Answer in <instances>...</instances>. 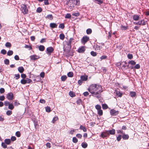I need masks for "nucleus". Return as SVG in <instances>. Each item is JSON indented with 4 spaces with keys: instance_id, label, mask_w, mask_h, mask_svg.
Listing matches in <instances>:
<instances>
[{
    "instance_id": "23",
    "label": "nucleus",
    "mask_w": 149,
    "mask_h": 149,
    "mask_svg": "<svg viewBox=\"0 0 149 149\" xmlns=\"http://www.w3.org/2000/svg\"><path fill=\"white\" fill-rule=\"evenodd\" d=\"M45 49V47L43 45H40L39 47V49L40 51H43Z\"/></svg>"
},
{
    "instance_id": "55",
    "label": "nucleus",
    "mask_w": 149,
    "mask_h": 149,
    "mask_svg": "<svg viewBox=\"0 0 149 149\" xmlns=\"http://www.w3.org/2000/svg\"><path fill=\"white\" fill-rule=\"evenodd\" d=\"M15 135L17 137H19L21 136V134L19 131H17L15 133Z\"/></svg>"
},
{
    "instance_id": "27",
    "label": "nucleus",
    "mask_w": 149,
    "mask_h": 149,
    "mask_svg": "<svg viewBox=\"0 0 149 149\" xmlns=\"http://www.w3.org/2000/svg\"><path fill=\"white\" fill-rule=\"evenodd\" d=\"M128 28L127 26H123L122 25L120 26V29L122 30H127Z\"/></svg>"
},
{
    "instance_id": "47",
    "label": "nucleus",
    "mask_w": 149,
    "mask_h": 149,
    "mask_svg": "<svg viewBox=\"0 0 149 149\" xmlns=\"http://www.w3.org/2000/svg\"><path fill=\"white\" fill-rule=\"evenodd\" d=\"M42 11V8L40 7L38 8L36 10V12L38 13H41Z\"/></svg>"
},
{
    "instance_id": "6",
    "label": "nucleus",
    "mask_w": 149,
    "mask_h": 149,
    "mask_svg": "<svg viewBox=\"0 0 149 149\" xmlns=\"http://www.w3.org/2000/svg\"><path fill=\"white\" fill-rule=\"evenodd\" d=\"M133 23L135 24L144 26L146 24V21H145L144 20H142L137 22H133Z\"/></svg>"
},
{
    "instance_id": "18",
    "label": "nucleus",
    "mask_w": 149,
    "mask_h": 149,
    "mask_svg": "<svg viewBox=\"0 0 149 149\" xmlns=\"http://www.w3.org/2000/svg\"><path fill=\"white\" fill-rule=\"evenodd\" d=\"M14 106L13 103H10L8 107V109L10 110H12L14 109Z\"/></svg>"
},
{
    "instance_id": "21",
    "label": "nucleus",
    "mask_w": 149,
    "mask_h": 149,
    "mask_svg": "<svg viewBox=\"0 0 149 149\" xmlns=\"http://www.w3.org/2000/svg\"><path fill=\"white\" fill-rule=\"evenodd\" d=\"M140 68V66L139 64H137L135 65L134 67H131V69H139Z\"/></svg>"
},
{
    "instance_id": "51",
    "label": "nucleus",
    "mask_w": 149,
    "mask_h": 149,
    "mask_svg": "<svg viewBox=\"0 0 149 149\" xmlns=\"http://www.w3.org/2000/svg\"><path fill=\"white\" fill-rule=\"evenodd\" d=\"M12 111L10 110H8L6 112V114L8 116H10L12 114Z\"/></svg>"
},
{
    "instance_id": "16",
    "label": "nucleus",
    "mask_w": 149,
    "mask_h": 149,
    "mask_svg": "<svg viewBox=\"0 0 149 149\" xmlns=\"http://www.w3.org/2000/svg\"><path fill=\"white\" fill-rule=\"evenodd\" d=\"M18 71L20 73H22L24 71V69L22 66L19 67L18 68Z\"/></svg>"
},
{
    "instance_id": "24",
    "label": "nucleus",
    "mask_w": 149,
    "mask_h": 149,
    "mask_svg": "<svg viewBox=\"0 0 149 149\" xmlns=\"http://www.w3.org/2000/svg\"><path fill=\"white\" fill-rule=\"evenodd\" d=\"M81 146L82 147L85 148L87 147L88 144L86 142H84L81 143Z\"/></svg>"
},
{
    "instance_id": "22",
    "label": "nucleus",
    "mask_w": 149,
    "mask_h": 149,
    "mask_svg": "<svg viewBox=\"0 0 149 149\" xmlns=\"http://www.w3.org/2000/svg\"><path fill=\"white\" fill-rule=\"evenodd\" d=\"M80 130H83V131L84 132H86L87 131V129L86 128L83 126L81 125L79 128Z\"/></svg>"
},
{
    "instance_id": "59",
    "label": "nucleus",
    "mask_w": 149,
    "mask_h": 149,
    "mask_svg": "<svg viewBox=\"0 0 149 149\" xmlns=\"http://www.w3.org/2000/svg\"><path fill=\"white\" fill-rule=\"evenodd\" d=\"M45 75V73L44 72H42L40 73V76L41 77L43 78L44 77Z\"/></svg>"
},
{
    "instance_id": "11",
    "label": "nucleus",
    "mask_w": 149,
    "mask_h": 149,
    "mask_svg": "<svg viewBox=\"0 0 149 149\" xmlns=\"http://www.w3.org/2000/svg\"><path fill=\"white\" fill-rule=\"evenodd\" d=\"M30 58L31 60H35L39 58L38 56L36 55H33L30 56Z\"/></svg>"
},
{
    "instance_id": "28",
    "label": "nucleus",
    "mask_w": 149,
    "mask_h": 149,
    "mask_svg": "<svg viewBox=\"0 0 149 149\" xmlns=\"http://www.w3.org/2000/svg\"><path fill=\"white\" fill-rule=\"evenodd\" d=\"M69 94L70 96L71 97H73L75 96V95L74 93L72 91H70L69 93Z\"/></svg>"
},
{
    "instance_id": "30",
    "label": "nucleus",
    "mask_w": 149,
    "mask_h": 149,
    "mask_svg": "<svg viewBox=\"0 0 149 149\" xmlns=\"http://www.w3.org/2000/svg\"><path fill=\"white\" fill-rule=\"evenodd\" d=\"M5 46L8 48L10 47L11 46V44L10 43L7 42L5 44Z\"/></svg>"
},
{
    "instance_id": "48",
    "label": "nucleus",
    "mask_w": 149,
    "mask_h": 149,
    "mask_svg": "<svg viewBox=\"0 0 149 149\" xmlns=\"http://www.w3.org/2000/svg\"><path fill=\"white\" fill-rule=\"evenodd\" d=\"M1 146L4 148H7V146L5 142H2L1 143Z\"/></svg>"
},
{
    "instance_id": "25",
    "label": "nucleus",
    "mask_w": 149,
    "mask_h": 149,
    "mask_svg": "<svg viewBox=\"0 0 149 149\" xmlns=\"http://www.w3.org/2000/svg\"><path fill=\"white\" fill-rule=\"evenodd\" d=\"M102 47L101 46L96 45L95 47V49L96 50L99 51L102 49Z\"/></svg>"
},
{
    "instance_id": "2",
    "label": "nucleus",
    "mask_w": 149,
    "mask_h": 149,
    "mask_svg": "<svg viewBox=\"0 0 149 149\" xmlns=\"http://www.w3.org/2000/svg\"><path fill=\"white\" fill-rule=\"evenodd\" d=\"M21 10L22 13L24 14H27L28 13V10L26 6V4H22L21 5Z\"/></svg>"
},
{
    "instance_id": "60",
    "label": "nucleus",
    "mask_w": 149,
    "mask_h": 149,
    "mask_svg": "<svg viewBox=\"0 0 149 149\" xmlns=\"http://www.w3.org/2000/svg\"><path fill=\"white\" fill-rule=\"evenodd\" d=\"M5 99V97L3 95L0 96V100L3 101Z\"/></svg>"
},
{
    "instance_id": "54",
    "label": "nucleus",
    "mask_w": 149,
    "mask_h": 149,
    "mask_svg": "<svg viewBox=\"0 0 149 149\" xmlns=\"http://www.w3.org/2000/svg\"><path fill=\"white\" fill-rule=\"evenodd\" d=\"M24 47L26 48H28L29 50H30L32 49V48L29 45H26Z\"/></svg>"
},
{
    "instance_id": "61",
    "label": "nucleus",
    "mask_w": 149,
    "mask_h": 149,
    "mask_svg": "<svg viewBox=\"0 0 149 149\" xmlns=\"http://www.w3.org/2000/svg\"><path fill=\"white\" fill-rule=\"evenodd\" d=\"M5 92V90L3 88H0V93H3Z\"/></svg>"
},
{
    "instance_id": "57",
    "label": "nucleus",
    "mask_w": 149,
    "mask_h": 149,
    "mask_svg": "<svg viewBox=\"0 0 149 149\" xmlns=\"http://www.w3.org/2000/svg\"><path fill=\"white\" fill-rule=\"evenodd\" d=\"M1 53L3 55H5L6 53V51L4 49H3L1 51Z\"/></svg>"
},
{
    "instance_id": "41",
    "label": "nucleus",
    "mask_w": 149,
    "mask_h": 149,
    "mask_svg": "<svg viewBox=\"0 0 149 149\" xmlns=\"http://www.w3.org/2000/svg\"><path fill=\"white\" fill-rule=\"evenodd\" d=\"M45 110L48 113L50 112L51 111L50 107L48 106L45 107Z\"/></svg>"
},
{
    "instance_id": "39",
    "label": "nucleus",
    "mask_w": 149,
    "mask_h": 149,
    "mask_svg": "<svg viewBox=\"0 0 149 149\" xmlns=\"http://www.w3.org/2000/svg\"><path fill=\"white\" fill-rule=\"evenodd\" d=\"M13 52L11 50H9L7 53V55L8 56H10L13 55Z\"/></svg>"
},
{
    "instance_id": "12",
    "label": "nucleus",
    "mask_w": 149,
    "mask_h": 149,
    "mask_svg": "<svg viewBox=\"0 0 149 149\" xmlns=\"http://www.w3.org/2000/svg\"><path fill=\"white\" fill-rule=\"evenodd\" d=\"M73 40V39L72 38H70L68 42H67V45L68 46V48L69 49H70L72 47L71 42Z\"/></svg>"
},
{
    "instance_id": "56",
    "label": "nucleus",
    "mask_w": 149,
    "mask_h": 149,
    "mask_svg": "<svg viewBox=\"0 0 149 149\" xmlns=\"http://www.w3.org/2000/svg\"><path fill=\"white\" fill-rule=\"evenodd\" d=\"M72 15L75 16L77 17L79 15L80 13L79 12H77L72 13Z\"/></svg>"
},
{
    "instance_id": "50",
    "label": "nucleus",
    "mask_w": 149,
    "mask_h": 149,
    "mask_svg": "<svg viewBox=\"0 0 149 149\" xmlns=\"http://www.w3.org/2000/svg\"><path fill=\"white\" fill-rule=\"evenodd\" d=\"M95 108L97 110L101 109V107L100 105L97 104L95 106Z\"/></svg>"
},
{
    "instance_id": "63",
    "label": "nucleus",
    "mask_w": 149,
    "mask_h": 149,
    "mask_svg": "<svg viewBox=\"0 0 149 149\" xmlns=\"http://www.w3.org/2000/svg\"><path fill=\"white\" fill-rule=\"evenodd\" d=\"M76 136L79 139H81L82 137V135L80 134H77Z\"/></svg>"
},
{
    "instance_id": "58",
    "label": "nucleus",
    "mask_w": 149,
    "mask_h": 149,
    "mask_svg": "<svg viewBox=\"0 0 149 149\" xmlns=\"http://www.w3.org/2000/svg\"><path fill=\"white\" fill-rule=\"evenodd\" d=\"M122 136L121 135H119L117 137V140L118 141H120L122 138Z\"/></svg>"
},
{
    "instance_id": "64",
    "label": "nucleus",
    "mask_w": 149,
    "mask_h": 149,
    "mask_svg": "<svg viewBox=\"0 0 149 149\" xmlns=\"http://www.w3.org/2000/svg\"><path fill=\"white\" fill-rule=\"evenodd\" d=\"M14 59L17 61H18L19 60V57L17 55H16L14 56Z\"/></svg>"
},
{
    "instance_id": "9",
    "label": "nucleus",
    "mask_w": 149,
    "mask_h": 149,
    "mask_svg": "<svg viewBox=\"0 0 149 149\" xmlns=\"http://www.w3.org/2000/svg\"><path fill=\"white\" fill-rule=\"evenodd\" d=\"M13 94L11 92L7 94V97L8 100H12L13 99Z\"/></svg>"
},
{
    "instance_id": "49",
    "label": "nucleus",
    "mask_w": 149,
    "mask_h": 149,
    "mask_svg": "<svg viewBox=\"0 0 149 149\" xmlns=\"http://www.w3.org/2000/svg\"><path fill=\"white\" fill-rule=\"evenodd\" d=\"M91 54L93 56H95L97 55V53L93 51H92L91 52Z\"/></svg>"
},
{
    "instance_id": "34",
    "label": "nucleus",
    "mask_w": 149,
    "mask_h": 149,
    "mask_svg": "<svg viewBox=\"0 0 149 149\" xmlns=\"http://www.w3.org/2000/svg\"><path fill=\"white\" fill-rule=\"evenodd\" d=\"M92 32V30L91 29H88L86 30V33L87 34H90Z\"/></svg>"
},
{
    "instance_id": "46",
    "label": "nucleus",
    "mask_w": 149,
    "mask_h": 149,
    "mask_svg": "<svg viewBox=\"0 0 149 149\" xmlns=\"http://www.w3.org/2000/svg\"><path fill=\"white\" fill-rule=\"evenodd\" d=\"M65 27L63 23L60 24L59 26V28L63 29Z\"/></svg>"
},
{
    "instance_id": "53",
    "label": "nucleus",
    "mask_w": 149,
    "mask_h": 149,
    "mask_svg": "<svg viewBox=\"0 0 149 149\" xmlns=\"http://www.w3.org/2000/svg\"><path fill=\"white\" fill-rule=\"evenodd\" d=\"M116 94L119 97H121L122 96V93L120 91H117Z\"/></svg>"
},
{
    "instance_id": "32",
    "label": "nucleus",
    "mask_w": 149,
    "mask_h": 149,
    "mask_svg": "<svg viewBox=\"0 0 149 149\" xmlns=\"http://www.w3.org/2000/svg\"><path fill=\"white\" fill-rule=\"evenodd\" d=\"M67 75L68 77H72L73 76V73L72 72H70L67 74Z\"/></svg>"
},
{
    "instance_id": "37",
    "label": "nucleus",
    "mask_w": 149,
    "mask_h": 149,
    "mask_svg": "<svg viewBox=\"0 0 149 149\" xmlns=\"http://www.w3.org/2000/svg\"><path fill=\"white\" fill-rule=\"evenodd\" d=\"M139 16L138 15H134L133 17V19L136 21L138 20Z\"/></svg>"
},
{
    "instance_id": "29",
    "label": "nucleus",
    "mask_w": 149,
    "mask_h": 149,
    "mask_svg": "<svg viewBox=\"0 0 149 149\" xmlns=\"http://www.w3.org/2000/svg\"><path fill=\"white\" fill-rule=\"evenodd\" d=\"M14 105L15 106H17L20 104L19 103L17 100H15L13 101Z\"/></svg>"
},
{
    "instance_id": "42",
    "label": "nucleus",
    "mask_w": 149,
    "mask_h": 149,
    "mask_svg": "<svg viewBox=\"0 0 149 149\" xmlns=\"http://www.w3.org/2000/svg\"><path fill=\"white\" fill-rule=\"evenodd\" d=\"M103 132L105 137H108L109 136V135L108 132V130H105Z\"/></svg>"
},
{
    "instance_id": "43",
    "label": "nucleus",
    "mask_w": 149,
    "mask_h": 149,
    "mask_svg": "<svg viewBox=\"0 0 149 149\" xmlns=\"http://www.w3.org/2000/svg\"><path fill=\"white\" fill-rule=\"evenodd\" d=\"M71 17V15L70 13L67 14L65 16V18L70 19Z\"/></svg>"
},
{
    "instance_id": "13",
    "label": "nucleus",
    "mask_w": 149,
    "mask_h": 149,
    "mask_svg": "<svg viewBox=\"0 0 149 149\" xmlns=\"http://www.w3.org/2000/svg\"><path fill=\"white\" fill-rule=\"evenodd\" d=\"M88 76L87 75H82L80 77L82 81H86L88 79Z\"/></svg>"
},
{
    "instance_id": "4",
    "label": "nucleus",
    "mask_w": 149,
    "mask_h": 149,
    "mask_svg": "<svg viewBox=\"0 0 149 149\" xmlns=\"http://www.w3.org/2000/svg\"><path fill=\"white\" fill-rule=\"evenodd\" d=\"M31 82L32 81L30 79L28 78H26V79H22L21 81V83L23 84H25L26 83L30 84Z\"/></svg>"
},
{
    "instance_id": "19",
    "label": "nucleus",
    "mask_w": 149,
    "mask_h": 149,
    "mask_svg": "<svg viewBox=\"0 0 149 149\" xmlns=\"http://www.w3.org/2000/svg\"><path fill=\"white\" fill-rule=\"evenodd\" d=\"M128 63H127L126 61H125L124 62V64L123 65V66H124L125 67H127V68H128L129 66V64L130 63V61L129 60L128 62Z\"/></svg>"
},
{
    "instance_id": "38",
    "label": "nucleus",
    "mask_w": 149,
    "mask_h": 149,
    "mask_svg": "<svg viewBox=\"0 0 149 149\" xmlns=\"http://www.w3.org/2000/svg\"><path fill=\"white\" fill-rule=\"evenodd\" d=\"M58 119V118L57 116H55V117H54L52 121V123H55L56 121Z\"/></svg>"
},
{
    "instance_id": "5",
    "label": "nucleus",
    "mask_w": 149,
    "mask_h": 149,
    "mask_svg": "<svg viewBox=\"0 0 149 149\" xmlns=\"http://www.w3.org/2000/svg\"><path fill=\"white\" fill-rule=\"evenodd\" d=\"M54 51V49L52 47H48L46 49V53L48 55H49L52 53Z\"/></svg>"
},
{
    "instance_id": "20",
    "label": "nucleus",
    "mask_w": 149,
    "mask_h": 149,
    "mask_svg": "<svg viewBox=\"0 0 149 149\" xmlns=\"http://www.w3.org/2000/svg\"><path fill=\"white\" fill-rule=\"evenodd\" d=\"M46 18L49 20H52L53 19V17L52 15L49 14L46 17Z\"/></svg>"
},
{
    "instance_id": "3",
    "label": "nucleus",
    "mask_w": 149,
    "mask_h": 149,
    "mask_svg": "<svg viewBox=\"0 0 149 149\" xmlns=\"http://www.w3.org/2000/svg\"><path fill=\"white\" fill-rule=\"evenodd\" d=\"M89 40V38L87 36H84L81 40V42L82 44L84 45Z\"/></svg>"
},
{
    "instance_id": "1",
    "label": "nucleus",
    "mask_w": 149,
    "mask_h": 149,
    "mask_svg": "<svg viewBox=\"0 0 149 149\" xmlns=\"http://www.w3.org/2000/svg\"><path fill=\"white\" fill-rule=\"evenodd\" d=\"M88 91L93 96L97 98L100 97V93L102 91L101 86L97 84L91 85L88 88Z\"/></svg>"
},
{
    "instance_id": "8",
    "label": "nucleus",
    "mask_w": 149,
    "mask_h": 149,
    "mask_svg": "<svg viewBox=\"0 0 149 149\" xmlns=\"http://www.w3.org/2000/svg\"><path fill=\"white\" fill-rule=\"evenodd\" d=\"M110 112L111 115L114 116H116L118 114L119 111L113 109L110 110Z\"/></svg>"
},
{
    "instance_id": "33",
    "label": "nucleus",
    "mask_w": 149,
    "mask_h": 149,
    "mask_svg": "<svg viewBox=\"0 0 149 149\" xmlns=\"http://www.w3.org/2000/svg\"><path fill=\"white\" fill-rule=\"evenodd\" d=\"M102 109H106L108 108L107 105L106 104H102Z\"/></svg>"
},
{
    "instance_id": "52",
    "label": "nucleus",
    "mask_w": 149,
    "mask_h": 149,
    "mask_svg": "<svg viewBox=\"0 0 149 149\" xmlns=\"http://www.w3.org/2000/svg\"><path fill=\"white\" fill-rule=\"evenodd\" d=\"M10 103V102L8 101H5L4 102V105L5 106H8Z\"/></svg>"
},
{
    "instance_id": "26",
    "label": "nucleus",
    "mask_w": 149,
    "mask_h": 149,
    "mask_svg": "<svg viewBox=\"0 0 149 149\" xmlns=\"http://www.w3.org/2000/svg\"><path fill=\"white\" fill-rule=\"evenodd\" d=\"M4 142L6 144L9 145L11 141L9 139H6L5 140Z\"/></svg>"
},
{
    "instance_id": "35",
    "label": "nucleus",
    "mask_w": 149,
    "mask_h": 149,
    "mask_svg": "<svg viewBox=\"0 0 149 149\" xmlns=\"http://www.w3.org/2000/svg\"><path fill=\"white\" fill-rule=\"evenodd\" d=\"M136 96V93L134 91H131V97H135Z\"/></svg>"
},
{
    "instance_id": "36",
    "label": "nucleus",
    "mask_w": 149,
    "mask_h": 149,
    "mask_svg": "<svg viewBox=\"0 0 149 149\" xmlns=\"http://www.w3.org/2000/svg\"><path fill=\"white\" fill-rule=\"evenodd\" d=\"M97 113L100 116H101L103 114V111L101 109H100L97 110Z\"/></svg>"
},
{
    "instance_id": "15",
    "label": "nucleus",
    "mask_w": 149,
    "mask_h": 149,
    "mask_svg": "<svg viewBox=\"0 0 149 149\" xmlns=\"http://www.w3.org/2000/svg\"><path fill=\"white\" fill-rule=\"evenodd\" d=\"M108 132L109 135H114L115 133V130L113 129H112L111 130H108Z\"/></svg>"
},
{
    "instance_id": "17",
    "label": "nucleus",
    "mask_w": 149,
    "mask_h": 149,
    "mask_svg": "<svg viewBox=\"0 0 149 149\" xmlns=\"http://www.w3.org/2000/svg\"><path fill=\"white\" fill-rule=\"evenodd\" d=\"M122 138L124 140H127L129 138V136L127 134H123L122 136Z\"/></svg>"
},
{
    "instance_id": "45",
    "label": "nucleus",
    "mask_w": 149,
    "mask_h": 149,
    "mask_svg": "<svg viewBox=\"0 0 149 149\" xmlns=\"http://www.w3.org/2000/svg\"><path fill=\"white\" fill-rule=\"evenodd\" d=\"M59 37L60 39L63 40L65 38V36L63 34H61L60 35Z\"/></svg>"
},
{
    "instance_id": "14",
    "label": "nucleus",
    "mask_w": 149,
    "mask_h": 149,
    "mask_svg": "<svg viewBox=\"0 0 149 149\" xmlns=\"http://www.w3.org/2000/svg\"><path fill=\"white\" fill-rule=\"evenodd\" d=\"M57 26V25L54 23H51L50 24V27L52 29L56 28Z\"/></svg>"
},
{
    "instance_id": "44",
    "label": "nucleus",
    "mask_w": 149,
    "mask_h": 149,
    "mask_svg": "<svg viewBox=\"0 0 149 149\" xmlns=\"http://www.w3.org/2000/svg\"><path fill=\"white\" fill-rule=\"evenodd\" d=\"M78 140L76 137H73L72 138V141L73 143H76L78 142Z\"/></svg>"
},
{
    "instance_id": "7",
    "label": "nucleus",
    "mask_w": 149,
    "mask_h": 149,
    "mask_svg": "<svg viewBox=\"0 0 149 149\" xmlns=\"http://www.w3.org/2000/svg\"><path fill=\"white\" fill-rule=\"evenodd\" d=\"M76 0H69L68 4L70 6V7H74L75 6Z\"/></svg>"
},
{
    "instance_id": "31",
    "label": "nucleus",
    "mask_w": 149,
    "mask_h": 149,
    "mask_svg": "<svg viewBox=\"0 0 149 149\" xmlns=\"http://www.w3.org/2000/svg\"><path fill=\"white\" fill-rule=\"evenodd\" d=\"M67 77L66 75H63L61 76V79L62 81H65Z\"/></svg>"
},
{
    "instance_id": "40",
    "label": "nucleus",
    "mask_w": 149,
    "mask_h": 149,
    "mask_svg": "<svg viewBox=\"0 0 149 149\" xmlns=\"http://www.w3.org/2000/svg\"><path fill=\"white\" fill-rule=\"evenodd\" d=\"M4 63L5 64L8 65L9 63V61L8 59H5L4 61Z\"/></svg>"
},
{
    "instance_id": "10",
    "label": "nucleus",
    "mask_w": 149,
    "mask_h": 149,
    "mask_svg": "<svg viewBox=\"0 0 149 149\" xmlns=\"http://www.w3.org/2000/svg\"><path fill=\"white\" fill-rule=\"evenodd\" d=\"M85 50L84 46H82L80 47L78 49V52L80 53H83Z\"/></svg>"
},
{
    "instance_id": "62",
    "label": "nucleus",
    "mask_w": 149,
    "mask_h": 149,
    "mask_svg": "<svg viewBox=\"0 0 149 149\" xmlns=\"http://www.w3.org/2000/svg\"><path fill=\"white\" fill-rule=\"evenodd\" d=\"M16 139V137L15 136H12L11 138V140L12 141H15Z\"/></svg>"
}]
</instances>
